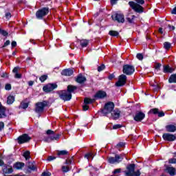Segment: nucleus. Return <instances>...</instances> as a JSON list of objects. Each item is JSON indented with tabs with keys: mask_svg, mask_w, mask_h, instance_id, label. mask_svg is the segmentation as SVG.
<instances>
[{
	"mask_svg": "<svg viewBox=\"0 0 176 176\" xmlns=\"http://www.w3.org/2000/svg\"><path fill=\"white\" fill-rule=\"evenodd\" d=\"M41 176H52V173L49 170H45L42 173Z\"/></svg>",
	"mask_w": 176,
	"mask_h": 176,
	"instance_id": "nucleus-41",
	"label": "nucleus"
},
{
	"mask_svg": "<svg viewBox=\"0 0 176 176\" xmlns=\"http://www.w3.org/2000/svg\"><path fill=\"white\" fill-rule=\"evenodd\" d=\"M137 59L140 60V61L144 60V55H142V54H137L136 55Z\"/></svg>",
	"mask_w": 176,
	"mask_h": 176,
	"instance_id": "nucleus-50",
	"label": "nucleus"
},
{
	"mask_svg": "<svg viewBox=\"0 0 176 176\" xmlns=\"http://www.w3.org/2000/svg\"><path fill=\"white\" fill-rule=\"evenodd\" d=\"M5 89L8 91L12 90V85L10 84H6L5 86Z\"/></svg>",
	"mask_w": 176,
	"mask_h": 176,
	"instance_id": "nucleus-54",
	"label": "nucleus"
},
{
	"mask_svg": "<svg viewBox=\"0 0 176 176\" xmlns=\"http://www.w3.org/2000/svg\"><path fill=\"white\" fill-rule=\"evenodd\" d=\"M124 157H126L124 154H116L115 157H109L107 158V162L110 164H119V163L123 162Z\"/></svg>",
	"mask_w": 176,
	"mask_h": 176,
	"instance_id": "nucleus-4",
	"label": "nucleus"
},
{
	"mask_svg": "<svg viewBox=\"0 0 176 176\" xmlns=\"http://www.w3.org/2000/svg\"><path fill=\"white\" fill-rule=\"evenodd\" d=\"M111 19L117 23H124V14L116 13L111 16Z\"/></svg>",
	"mask_w": 176,
	"mask_h": 176,
	"instance_id": "nucleus-14",
	"label": "nucleus"
},
{
	"mask_svg": "<svg viewBox=\"0 0 176 176\" xmlns=\"http://www.w3.org/2000/svg\"><path fill=\"white\" fill-rule=\"evenodd\" d=\"M109 35H110V36H119V32L116 30H110L109 32Z\"/></svg>",
	"mask_w": 176,
	"mask_h": 176,
	"instance_id": "nucleus-34",
	"label": "nucleus"
},
{
	"mask_svg": "<svg viewBox=\"0 0 176 176\" xmlns=\"http://www.w3.org/2000/svg\"><path fill=\"white\" fill-rule=\"evenodd\" d=\"M48 101L43 100V102H38L36 103L35 112L36 113H42L45 111V107H47Z\"/></svg>",
	"mask_w": 176,
	"mask_h": 176,
	"instance_id": "nucleus-8",
	"label": "nucleus"
},
{
	"mask_svg": "<svg viewBox=\"0 0 176 176\" xmlns=\"http://www.w3.org/2000/svg\"><path fill=\"white\" fill-rule=\"evenodd\" d=\"M105 69V65L102 64L100 66L98 67V72H101V71H104Z\"/></svg>",
	"mask_w": 176,
	"mask_h": 176,
	"instance_id": "nucleus-45",
	"label": "nucleus"
},
{
	"mask_svg": "<svg viewBox=\"0 0 176 176\" xmlns=\"http://www.w3.org/2000/svg\"><path fill=\"white\" fill-rule=\"evenodd\" d=\"M122 173V168H116L113 171V174L116 175V174H120Z\"/></svg>",
	"mask_w": 176,
	"mask_h": 176,
	"instance_id": "nucleus-49",
	"label": "nucleus"
},
{
	"mask_svg": "<svg viewBox=\"0 0 176 176\" xmlns=\"http://www.w3.org/2000/svg\"><path fill=\"white\" fill-rule=\"evenodd\" d=\"M110 113H111V118L113 119V120H118V119H119V118H120L121 111L119 109L116 108Z\"/></svg>",
	"mask_w": 176,
	"mask_h": 176,
	"instance_id": "nucleus-17",
	"label": "nucleus"
},
{
	"mask_svg": "<svg viewBox=\"0 0 176 176\" xmlns=\"http://www.w3.org/2000/svg\"><path fill=\"white\" fill-rule=\"evenodd\" d=\"M135 164H128L126 166V170L122 173L125 176H141V170L137 169L135 170Z\"/></svg>",
	"mask_w": 176,
	"mask_h": 176,
	"instance_id": "nucleus-1",
	"label": "nucleus"
},
{
	"mask_svg": "<svg viewBox=\"0 0 176 176\" xmlns=\"http://www.w3.org/2000/svg\"><path fill=\"white\" fill-rule=\"evenodd\" d=\"M19 69H20V67H15L13 70H12V72L14 74H18L19 73Z\"/></svg>",
	"mask_w": 176,
	"mask_h": 176,
	"instance_id": "nucleus-60",
	"label": "nucleus"
},
{
	"mask_svg": "<svg viewBox=\"0 0 176 176\" xmlns=\"http://www.w3.org/2000/svg\"><path fill=\"white\" fill-rule=\"evenodd\" d=\"M84 157H85V159H87L89 160V159H90V157H93V153H87V154L85 155Z\"/></svg>",
	"mask_w": 176,
	"mask_h": 176,
	"instance_id": "nucleus-47",
	"label": "nucleus"
},
{
	"mask_svg": "<svg viewBox=\"0 0 176 176\" xmlns=\"http://www.w3.org/2000/svg\"><path fill=\"white\" fill-rule=\"evenodd\" d=\"M31 153L30 151H25L23 153V157H25V160H30L31 156Z\"/></svg>",
	"mask_w": 176,
	"mask_h": 176,
	"instance_id": "nucleus-38",
	"label": "nucleus"
},
{
	"mask_svg": "<svg viewBox=\"0 0 176 176\" xmlns=\"http://www.w3.org/2000/svg\"><path fill=\"white\" fill-rule=\"evenodd\" d=\"M80 45L81 47H87L89 45V41L86 39H82L80 41Z\"/></svg>",
	"mask_w": 176,
	"mask_h": 176,
	"instance_id": "nucleus-33",
	"label": "nucleus"
},
{
	"mask_svg": "<svg viewBox=\"0 0 176 176\" xmlns=\"http://www.w3.org/2000/svg\"><path fill=\"white\" fill-rule=\"evenodd\" d=\"M128 4L129 5L130 8H131V9L135 12V13H139V14L144 13V7H142L141 4H138L134 1H129Z\"/></svg>",
	"mask_w": 176,
	"mask_h": 176,
	"instance_id": "nucleus-7",
	"label": "nucleus"
},
{
	"mask_svg": "<svg viewBox=\"0 0 176 176\" xmlns=\"http://www.w3.org/2000/svg\"><path fill=\"white\" fill-rule=\"evenodd\" d=\"M93 102H96V99H91L90 98H85L84 99V104L85 105H89L90 104H93Z\"/></svg>",
	"mask_w": 176,
	"mask_h": 176,
	"instance_id": "nucleus-30",
	"label": "nucleus"
},
{
	"mask_svg": "<svg viewBox=\"0 0 176 176\" xmlns=\"http://www.w3.org/2000/svg\"><path fill=\"white\" fill-rule=\"evenodd\" d=\"M137 19V16L135 15H131V17H126V20L128 21L129 24H135V22H134V20Z\"/></svg>",
	"mask_w": 176,
	"mask_h": 176,
	"instance_id": "nucleus-29",
	"label": "nucleus"
},
{
	"mask_svg": "<svg viewBox=\"0 0 176 176\" xmlns=\"http://www.w3.org/2000/svg\"><path fill=\"white\" fill-rule=\"evenodd\" d=\"M144 119H145V113L142 111H137L133 117V120L135 122H142Z\"/></svg>",
	"mask_w": 176,
	"mask_h": 176,
	"instance_id": "nucleus-15",
	"label": "nucleus"
},
{
	"mask_svg": "<svg viewBox=\"0 0 176 176\" xmlns=\"http://www.w3.org/2000/svg\"><path fill=\"white\" fill-rule=\"evenodd\" d=\"M127 82V76L125 74H121L118 76V80L116 82L115 86L116 87H123Z\"/></svg>",
	"mask_w": 176,
	"mask_h": 176,
	"instance_id": "nucleus-11",
	"label": "nucleus"
},
{
	"mask_svg": "<svg viewBox=\"0 0 176 176\" xmlns=\"http://www.w3.org/2000/svg\"><path fill=\"white\" fill-rule=\"evenodd\" d=\"M68 155V152L66 150H62L58 152V156H67Z\"/></svg>",
	"mask_w": 176,
	"mask_h": 176,
	"instance_id": "nucleus-37",
	"label": "nucleus"
},
{
	"mask_svg": "<svg viewBox=\"0 0 176 176\" xmlns=\"http://www.w3.org/2000/svg\"><path fill=\"white\" fill-rule=\"evenodd\" d=\"M113 109H115V103L113 102H107L104 104V107L100 109L99 112L102 116H108Z\"/></svg>",
	"mask_w": 176,
	"mask_h": 176,
	"instance_id": "nucleus-2",
	"label": "nucleus"
},
{
	"mask_svg": "<svg viewBox=\"0 0 176 176\" xmlns=\"http://www.w3.org/2000/svg\"><path fill=\"white\" fill-rule=\"evenodd\" d=\"M89 105L85 104L82 106V111H89Z\"/></svg>",
	"mask_w": 176,
	"mask_h": 176,
	"instance_id": "nucleus-63",
	"label": "nucleus"
},
{
	"mask_svg": "<svg viewBox=\"0 0 176 176\" xmlns=\"http://www.w3.org/2000/svg\"><path fill=\"white\" fill-rule=\"evenodd\" d=\"M0 34H1L3 36H8V35H9V33L8 32L1 28H0Z\"/></svg>",
	"mask_w": 176,
	"mask_h": 176,
	"instance_id": "nucleus-44",
	"label": "nucleus"
},
{
	"mask_svg": "<svg viewBox=\"0 0 176 176\" xmlns=\"http://www.w3.org/2000/svg\"><path fill=\"white\" fill-rule=\"evenodd\" d=\"M60 74L63 76H71L74 75V69L68 68L63 69Z\"/></svg>",
	"mask_w": 176,
	"mask_h": 176,
	"instance_id": "nucleus-22",
	"label": "nucleus"
},
{
	"mask_svg": "<svg viewBox=\"0 0 176 176\" xmlns=\"http://www.w3.org/2000/svg\"><path fill=\"white\" fill-rule=\"evenodd\" d=\"M164 49L165 50H168L169 49H171V43L170 42H164Z\"/></svg>",
	"mask_w": 176,
	"mask_h": 176,
	"instance_id": "nucleus-36",
	"label": "nucleus"
},
{
	"mask_svg": "<svg viewBox=\"0 0 176 176\" xmlns=\"http://www.w3.org/2000/svg\"><path fill=\"white\" fill-rule=\"evenodd\" d=\"M148 113H153V115H157L158 118H163L166 115V113H164V111H159V109H157V108L151 109L148 111Z\"/></svg>",
	"mask_w": 176,
	"mask_h": 176,
	"instance_id": "nucleus-18",
	"label": "nucleus"
},
{
	"mask_svg": "<svg viewBox=\"0 0 176 176\" xmlns=\"http://www.w3.org/2000/svg\"><path fill=\"white\" fill-rule=\"evenodd\" d=\"M5 16H6V19L9 20V19H10V17H12V14L10 12H6L5 14Z\"/></svg>",
	"mask_w": 176,
	"mask_h": 176,
	"instance_id": "nucleus-58",
	"label": "nucleus"
},
{
	"mask_svg": "<svg viewBox=\"0 0 176 176\" xmlns=\"http://www.w3.org/2000/svg\"><path fill=\"white\" fill-rule=\"evenodd\" d=\"M59 98L64 101H71L72 100V94H69L67 90H60L57 92Z\"/></svg>",
	"mask_w": 176,
	"mask_h": 176,
	"instance_id": "nucleus-6",
	"label": "nucleus"
},
{
	"mask_svg": "<svg viewBox=\"0 0 176 176\" xmlns=\"http://www.w3.org/2000/svg\"><path fill=\"white\" fill-rule=\"evenodd\" d=\"M122 72L124 75H128L129 76L133 75L135 72V67L131 65H124L122 67Z\"/></svg>",
	"mask_w": 176,
	"mask_h": 176,
	"instance_id": "nucleus-9",
	"label": "nucleus"
},
{
	"mask_svg": "<svg viewBox=\"0 0 176 176\" xmlns=\"http://www.w3.org/2000/svg\"><path fill=\"white\" fill-rule=\"evenodd\" d=\"M49 7H43L36 12V17L38 20H43V17L49 14Z\"/></svg>",
	"mask_w": 176,
	"mask_h": 176,
	"instance_id": "nucleus-5",
	"label": "nucleus"
},
{
	"mask_svg": "<svg viewBox=\"0 0 176 176\" xmlns=\"http://www.w3.org/2000/svg\"><path fill=\"white\" fill-rule=\"evenodd\" d=\"M5 129V123L3 122H0V131H2Z\"/></svg>",
	"mask_w": 176,
	"mask_h": 176,
	"instance_id": "nucleus-56",
	"label": "nucleus"
},
{
	"mask_svg": "<svg viewBox=\"0 0 176 176\" xmlns=\"http://www.w3.org/2000/svg\"><path fill=\"white\" fill-rule=\"evenodd\" d=\"M6 118H8L6 107L2 105V103L0 102V119H5Z\"/></svg>",
	"mask_w": 176,
	"mask_h": 176,
	"instance_id": "nucleus-19",
	"label": "nucleus"
},
{
	"mask_svg": "<svg viewBox=\"0 0 176 176\" xmlns=\"http://www.w3.org/2000/svg\"><path fill=\"white\" fill-rule=\"evenodd\" d=\"M168 28L169 31H174L175 30V26H173L171 25H168Z\"/></svg>",
	"mask_w": 176,
	"mask_h": 176,
	"instance_id": "nucleus-61",
	"label": "nucleus"
},
{
	"mask_svg": "<svg viewBox=\"0 0 176 176\" xmlns=\"http://www.w3.org/2000/svg\"><path fill=\"white\" fill-rule=\"evenodd\" d=\"M9 45H10V41L7 40L2 46V49H4V47H6V46H9Z\"/></svg>",
	"mask_w": 176,
	"mask_h": 176,
	"instance_id": "nucleus-52",
	"label": "nucleus"
},
{
	"mask_svg": "<svg viewBox=\"0 0 176 176\" xmlns=\"http://www.w3.org/2000/svg\"><path fill=\"white\" fill-rule=\"evenodd\" d=\"M25 164L24 162H16L13 164V168L15 170H23Z\"/></svg>",
	"mask_w": 176,
	"mask_h": 176,
	"instance_id": "nucleus-26",
	"label": "nucleus"
},
{
	"mask_svg": "<svg viewBox=\"0 0 176 176\" xmlns=\"http://www.w3.org/2000/svg\"><path fill=\"white\" fill-rule=\"evenodd\" d=\"M136 3H138V5H144V3H145V1L144 0H135Z\"/></svg>",
	"mask_w": 176,
	"mask_h": 176,
	"instance_id": "nucleus-53",
	"label": "nucleus"
},
{
	"mask_svg": "<svg viewBox=\"0 0 176 176\" xmlns=\"http://www.w3.org/2000/svg\"><path fill=\"white\" fill-rule=\"evenodd\" d=\"M57 87H58V85L56 83H48L43 87V90L45 93H50Z\"/></svg>",
	"mask_w": 176,
	"mask_h": 176,
	"instance_id": "nucleus-12",
	"label": "nucleus"
},
{
	"mask_svg": "<svg viewBox=\"0 0 176 176\" xmlns=\"http://www.w3.org/2000/svg\"><path fill=\"white\" fill-rule=\"evenodd\" d=\"M168 83H176V74H171L168 78Z\"/></svg>",
	"mask_w": 176,
	"mask_h": 176,
	"instance_id": "nucleus-32",
	"label": "nucleus"
},
{
	"mask_svg": "<svg viewBox=\"0 0 176 176\" xmlns=\"http://www.w3.org/2000/svg\"><path fill=\"white\" fill-rule=\"evenodd\" d=\"M2 170L4 174H12V173L14 171L13 167L8 164L4 165V167L2 168Z\"/></svg>",
	"mask_w": 176,
	"mask_h": 176,
	"instance_id": "nucleus-24",
	"label": "nucleus"
},
{
	"mask_svg": "<svg viewBox=\"0 0 176 176\" xmlns=\"http://www.w3.org/2000/svg\"><path fill=\"white\" fill-rule=\"evenodd\" d=\"M122 128V125L120 124H117L113 126V130H118V129Z\"/></svg>",
	"mask_w": 176,
	"mask_h": 176,
	"instance_id": "nucleus-51",
	"label": "nucleus"
},
{
	"mask_svg": "<svg viewBox=\"0 0 176 176\" xmlns=\"http://www.w3.org/2000/svg\"><path fill=\"white\" fill-rule=\"evenodd\" d=\"M107 97V92L105 91L99 90L94 96L95 100H102Z\"/></svg>",
	"mask_w": 176,
	"mask_h": 176,
	"instance_id": "nucleus-16",
	"label": "nucleus"
},
{
	"mask_svg": "<svg viewBox=\"0 0 176 176\" xmlns=\"http://www.w3.org/2000/svg\"><path fill=\"white\" fill-rule=\"evenodd\" d=\"M75 90H78V87L72 85H69L67 86V91L69 94H72V93L75 92Z\"/></svg>",
	"mask_w": 176,
	"mask_h": 176,
	"instance_id": "nucleus-28",
	"label": "nucleus"
},
{
	"mask_svg": "<svg viewBox=\"0 0 176 176\" xmlns=\"http://www.w3.org/2000/svg\"><path fill=\"white\" fill-rule=\"evenodd\" d=\"M55 159H57V157L48 156V157H47L48 162H52V160H55Z\"/></svg>",
	"mask_w": 176,
	"mask_h": 176,
	"instance_id": "nucleus-55",
	"label": "nucleus"
},
{
	"mask_svg": "<svg viewBox=\"0 0 176 176\" xmlns=\"http://www.w3.org/2000/svg\"><path fill=\"white\" fill-rule=\"evenodd\" d=\"M87 80L86 77L83 76V74H79L75 78V82L79 83L80 85H83Z\"/></svg>",
	"mask_w": 176,
	"mask_h": 176,
	"instance_id": "nucleus-20",
	"label": "nucleus"
},
{
	"mask_svg": "<svg viewBox=\"0 0 176 176\" xmlns=\"http://www.w3.org/2000/svg\"><path fill=\"white\" fill-rule=\"evenodd\" d=\"M14 96L12 95L8 96L7 98V104H8V105H12V104L14 102Z\"/></svg>",
	"mask_w": 176,
	"mask_h": 176,
	"instance_id": "nucleus-31",
	"label": "nucleus"
},
{
	"mask_svg": "<svg viewBox=\"0 0 176 176\" xmlns=\"http://www.w3.org/2000/svg\"><path fill=\"white\" fill-rule=\"evenodd\" d=\"M151 86L154 89V91H159V90H160V86L157 84H153Z\"/></svg>",
	"mask_w": 176,
	"mask_h": 176,
	"instance_id": "nucleus-40",
	"label": "nucleus"
},
{
	"mask_svg": "<svg viewBox=\"0 0 176 176\" xmlns=\"http://www.w3.org/2000/svg\"><path fill=\"white\" fill-rule=\"evenodd\" d=\"M32 171H38V168L34 164H31V165H28L27 168L25 169V174H31Z\"/></svg>",
	"mask_w": 176,
	"mask_h": 176,
	"instance_id": "nucleus-21",
	"label": "nucleus"
},
{
	"mask_svg": "<svg viewBox=\"0 0 176 176\" xmlns=\"http://www.w3.org/2000/svg\"><path fill=\"white\" fill-rule=\"evenodd\" d=\"M161 67H162V63H157L155 66V69H156V71H160Z\"/></svg>",
	"mask_w": 176,
	"mask_h": 176,
	"instance_id": "nucleus-46",
	"label": "nucleus"
},
{
	"mask_svg": "<svg viewBox=\"0 0 176 176\" xmlns=\"http://www.w3.org/2000/svg\"><path fill=\"white\" fill-rule=\"evenodd\" d=\"M118 1L119 0H110V3L111 6H113V5H116Z\"/></svg>",
	"mask_w": 176,
	"mask_h": 176,
	"instance_id": "nucleus-59",
	"label": "nucleus"
},
{
	"mask_svg": "<svg viewBox=\"0 0 176 176\" xmlns=\"http://www.w3.org/2000/svg\"><path fill=\"white\" fill-rule=\"evenodd\" d=\"M165 171L170 176L176 175V168L173 166H166Z\"/></svg>",
	"mask_w": 176,
	"mask_h": 176,
	"instance_id": "nucleus-25",
	"label": "nucleus"
},
{
	"mask_svg": "<svg viewBox=\"0 0 176 176\" xmlns=\"http://www.w3.org/2000/svg\"><path fill=\"white\" fill-rule=\"evenodd\" d=\"M164 141H168V142H173L176 140V135L174 134L165 133L162 135Z\"/></svg>",
	"mask_w": 176,
	"mask_h": 176,
	"instance_id": "nucleus-13",
	"label": "nucleus"
},
{
	"mask_svg": "<svg viewBox=\"0 0 176 176\" xmlns=\"http://www.w3.org/2000/svg\"><path fill=\"white\" fill-rule=\"evenodd\" d=\"M125 145L126 144L124 142H120L116 144V148H123Z\"/></svg>",
	"mask_w": 176,
	"mask_h": 176,
	"instance_id": "nucleus-42",
	"label": "nucleus"
},
{
	"mask_svg": "<svg viewBox=\"0 0 176 176\" xmlns=\"http://www.w3.org/2000/svg\"><path fill=\"white\" fill-rule=\"evenodd\" d=\"M175 71V69L170 67L169 65H163V72L164 74H173Z\"/></svg>",
	"mask_w": 176,
	"mask_h": 176,
	"instance_id": "nucleus-23",
	"label": "nucleus"
},
{
	"mask_svg": "<svg viewBox=\"0 0 176 176\" xmlns=\"http://www.w3.org/2000/svg\"><path fill=\"white\" fill-rule=\"evenodd\" d=\"M32 140V138L28 135L27 133H23L19 137L17 138L16 141L19 145L23 144H27V142H30Z\"/></svg>",
	"mask_w": 176,
	"mask_h": 176,
	"instance_id": "nucleus-10",
	"label": "nucleus"
},
{
	"mask_svg": "<svg viewBox=\"0 0 176 176\" xmlns=\"http://www.w3.org/2000/svg\"><path fill=\"white\" fill-rule=\"evenodd\" d=\"M21 74H19V73H16L14 75V78H16V79H21Z\"/></svg>",
	"mask_w": 176,
	"mask_h": 176,
	"instance_id": "nucleus-62",
	"label": "nucleus"
},
{
	"mask_svg": "<svg viewBox=\"0 0 176 176\" xmlns=\"http://www.w3.org/2000/svg\"><path fill=\"white\" fill-rule=\"evenodd\" d=\"M47 78H48L47 74H44L40 76L39 80L41 82V83H43V82L47 80Z\"/></svg>",
	"mask_w": 176,
	"mask_h": 176,
	"instance_id": "nucleus-39",
	"label": "nucleus"
},
{
	"mask_svg": "<svg viewBox=\"0 0 176 176\" xmlns=\"http://www.w3.org/2000/svg\"><path fill=\"white\" fill-rule=\"evenodd\" d=\"M29 105L30 104L28 102H22L20 104L19 108H21L22 109H26L28 108Z\"/></svg>",
	"mask_w": 176,
	"mask_h": 176,
	"instance_id": "nucleus-35",
	"label": "nucleus"
},
{
	"mask_svg": "<svg viewBox=\"0 0 176 176\" xmlns=\"http://www.w3.org/2000/svg\"><path fill=\"white\" fill-rule=\"evenodd\" d=\"M114 78H115V74H113V73L109 74L108 76L109 80H112V79H114Z\"/></svg>",
	"mask_w": 176,
	"mask_h": 176,
	"instance_id": "nucleus-57",
	"label": "nucleus"
},
{
	"mask_svg": "<svg viewBox=\"0 0 176 176\" xmlns=\"http://www.w3.org/2000/svg\"><path fill=\"white\" fill-rule=\"evenodd\" d=\"M62 171L63 173H68V171H69V166H63Z\"/></svg>",
	"mask_w": 176,
	"mask_h": 176,
	"instance_id": "nucleus-43",
	"label": "nucleus"
},
{
	"mask_svg": "<svg viewBox=\"0 0 176 176\" xmlns=\"http://www.w3.org/2000/svg\"><path fill=\"white\" fill-rule=\"evenodd\" d=\"M169 164H176V158H170L168 160Z\"/></svg>",
	"mask_w": 176,
	"mask_h": 176,
	"instance_id": "nucleus-48",
	"label": "nucleus"
},
{
	"mask_svg": "<svg viewBox=\"0 0 176 176\" xmlns=\"http://www.w3.org/2000/svg\"><path fill=\"white\" fill-rule=\"evenodd\" d=\"M1 78H6L8 79L9 78V74H8V73H3L1 74Z\"/></svg>",
	"mask_w": 176,
	"mask_h": 176,
	"instance_id": "nucleus-64",
	"label": "nucleus"
},
{
	"mask_svg": "<svg viewBox=\"0 0 176 176\" xmlns=\"http://www.w3.org/2000/svg\"><path fill=\"white\" fill-rule=\"evenodd\" d=\"M165 129L167 133H175L176 131V126L174 124H168L165 126Z\"/></svg>",
	"mask_w": 176,
	"mask_h": 176,
	"instance_id": "nucleus-27",
	"label": "nucleus"
},
{
	"mask_svg": "<svg viewBox=\"0 0 176 176\" xmlns=\"http://www.w3.org/2000/svg\"><path fill=\"white\" fill-rule=\"evenodd\" d=\"M46 134L48 137L44 138L43 141L44 142L47 143H50L52 141H58L60 140V137H61L60 134H56V132L51 129L47 130Z\"/></svg>",
	"mask_w": 176,
	"mask_h": 176,
	"instance_id": "nucleus-3",
	"label": "nucleus"
}]
</instances>
